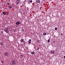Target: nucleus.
I'll return each instance as SVG.
<instances>
[{"label":"nucleus","mask_w":65,"mask_h":65,"mask_svg":"<svg viewBox=\"0 0 65 65\" xmlns=\"http://www.w3.org/2000/svg\"><path fill=\"white\" fill-rule=\"evenodd\" d=\"M16 24L17 25H19L20 24H21V22H20V21H18L16 23Z\"/></svg>","instance_id":"f257e3e1"},{"label":"nucleus","mask_w":65,"mask_h":65,"mask_svg":"<svg viewBox=\"0 0 65 65\" xmlns=\"http://www.w3.org/2000/svg\"><path fill=\"white\" fill-rule=\"evenodd\" d=\"M12 64L13 65H15V64H16V62H15V61L14 60H13L12 61Z\"/></svg>","instance_id":"f03ea898"},{"label":"nucleus","mask_w":65,"mask_h":65,"mask_svg":"<svg viewBox=\"0 0 65 65\" xmlns=\"http://www.w3.org/2000/svg\"><path fill=\"white\" fill-rule=\"evenodd\" d=\"M4 55L6 56H8V53L7 52H5L4 53Z\"/></svg>","instance_id":"7ed1b4c3"},{"label":"nucleus","mask_w":65,"mask_h":65,"mask_svg":"<svg viewBox=\"0 0 65 65\" xmlns=\"http://www.w3.org/2000/svg\"><path fill=\"white\" fill-rule=\"evenodd\" d=\"M5 31V32H6L7 33H8L9 31H8V29L6 28V29H5L4 30Z\"/></svg>","instance_id":"20e7f679"},{"label":"nucleus","mask_w":65,"mask_h":65,"mask_svg":"<svg viewBox=\"0 0 65 65\" xmlns=\"http://www.w3.org/2000/svg\"><path fill=\"white\" fill-rule=\"evenodd\" d=\"M16 4L17 5H18L19 3V0H17L16 2Z\"/></svg>","instance_id":"39448f33"},{"label":"nucleus","mask_w":65,"mask_h":65,"mask_svg":"<svg viewBox=\"0 0 65 65\" xmlns=\"http://www.w3.org/2000/svg\"><path fill=\"white\" fill-rule=\"evenodd\" d=\"M36 2L37 3H38L39 4H40V0H36Z\"/></svg>","instance_id":"423d86ee"},{"label":"nucleus","mask_w":65,"mask_h":65,"mask_svg":"<svg viewBox=\"0 0 65 65\" xmlns=\"http://www.w3.org/2000/svg\"><path fill=\"white\" fill-rule=\"evenodd\" d=\"M55 53V51L54 50H52L51 51V53L52 54H54Z\"/></svg>","instance_id":"0eeeda50"},{"label":"nucleus","mask_w":65,"mask_h":65,"mask_svg":"<svg viewBox=\"0 0 65 65\" xmlns=\"http://www.w3.org/2000/svg\"><path fill=\"white\" fill-rule=\"evenodd\" d=\"M2 13L4 15H6V13L4 11Z\"/></svg>","instance_id":"6e6552de"},{"label":"nucleus","mask_w":65,"mask_h":65,"mask_svg":"<svg viewBox=\"0 0 65 65\" xmlns=\"http://www.w3.org/2000/svg\"><path fill=\"white\" fill-rule=\"evenodd\" d=\"M31 42V39H30L29 40L28 44H29V43H30Z\"/></svg>","instance_id":"1a4fd4ad"},{"label":"nucleus","mask_w":65,"mask_h":65,"mask_svg":"<svg viewBox=\"0 0 65 65\" xmlns=\"http://www.w3.org/2000/svg\"><path fill=\"white\" fill-rule=\"evenodd\" d=\"M9 8L10 9H11V8H12V6H9Z\"/></svg>","instance_id":"9d476101"},{"label":"nucleus","mask_w":65,"mask_h":65,"mask_svg":"<svg viewBox=\"0 0 65 65\" xmlns=\"http://www.w3.org/2000/svg\"><path fill=\"white\" fill-rule=\"evenodd\" d=\"M31 54H32L33 55H34V54H35V52H31Z\"/></svg>","instance_id":"9b49d317"},{"label":"nucleus","mask_w":65,"mask_h":65,"mask_svg":"<svg viewBox=\"0 0 65 65\" xmlns=\"http://www.w3.org/2000/svg\"><path fill=\"white\" fill-rule=\"evenodd\" d=\"M43 35L44 36H45V35H46V34L45 33H44L43 34Z\"/></svg>","instance_id":"f8f14e48"},{"label":"nucleus","mask_w":65,"mask_h":65,"mask_svg":"<svg viewBox=\"0 0 65 65\" xmlns=\"http://www.w3.org/2000/svg\"><path fill=\"white\" fill-rule=\"evenodd\" d=\"M21 42H23V39H21Z\"/></svg>","instance_id":"ddd939ff"},{"label":"nucleus","mask_w":65,"mask_h":65,"mask_svg":"<svg viewBox=\"0 0 65 65\" xmlns=\"http://www.w3.org/2000/svg\"><path fill=\"white\" fill-rule=\"evenodd\" d=\"M50 39H49L48 40V42H50Z\"/></svg>","instance_id":"4468645a"},{"label":"nucleus","mask_w":65,"mask_h":65,"mask_svg":"<svg viewBox=\"0 0 65 65\" xmlns=\"http://www.w3.org/2000/svg\"><path fill=\"white\" fill-rule=\"evenodd\" d=\"M21 57H24V55H23L21 54Z\"/></svg>","instance_id":"2eb2a0df"},{"label":"nucleus","mask_w":65,"mask_h":65,"mask_svg":"<svg viewBox=\"0 0 65 65\" xmlns=\"http://www.w3.org/2000/svg\"><path fill=\"white\" fill-rule=\"evenodd\" d=\"M7 4L8 5H10V3H7Z\"/></svg>","instance_id":"dca6fc26"},{"label":"nucleus","mask_w":65,"mask_h":65,"mask_svg":"<svg viewBox=\"0 0 65 65\" xmlns=\"http://www.w3.org/2000/svg\"><path fill=\"white\" fill-rule=\"evenodd\" d=\"M1 45H2V46L3 45V44H2V42L1 43Z\"/></svg>","instance_id":"f3484780"},{"label":"nucleus","mask_w":65,"mask_h":65,"mask_svg":"<svg viewBox=\"0 0 65 65\" xmlns=\"http://www.w3.org/2000/svg\"><path fill=\"white\" fill-rule=\"evenodd\" d=\"M29 2H30V3H32V1H30Z\"/></svg>","instance_id":"a211bd4d"},{"label":"nucleus","mask_w":65,"mask_h":65,"mask_svg":"<svg viewBox=\"0 0 65 65\" xmlns=\"http://www.w3.org/2000/svg\"><path fill=\"white\" fill-rule=\"evenodd\" d=\"M55 30H57V28L56 27H55Z\"/></svg>","instance_id":"6ab92c4d"},{"label":"nucleus","mask_w":65,"mask_h":65,"mask_svg":"<svg viewBox=\"0 0 65 65\" xmlns=\"http://www.w3.org/2000/svg\"><path fill=\"white\" fill-rule=\"evenodd\" d=\"M39 47H38L37 48V50H39Z\"/></svg>","instance_id":"aec40b11"},{"label":"nucleus","mask_w":65,"mask_h":65,"mask_svg":"<svg viewBox=\"0 0 65 65\" xmlns=\"http://www.w3.org/2000/svg\"><path fill=\"white\" fill-rule=\"evenodd\" d=\"M1 33L2 34V33H3V31H1Z\"/></svg>","instance_id":"412c9836"},{"label":"nucleus","mask_w":65,"mask_h":65,"mask_svg":"<svg viewBox=\"0 0 65 65\" xmlns=\"http://www.w3.org/2000/svg\"><path fill=\"white\" fill-rule=\"evenodd\" d=\"M63 35V34H61V35Z\"/></svg>","instance_id":"4be33fe9"},{"label":"nucleus","mask_w":65,"mask_h":65,"mask_svg":"<svg viewBox=\"0 0 65 65\" xmlns=\"http://www.w3.org/2000/svg\"><path fill=\"white\" fill-rule=\"evenodd\" d=\"M64 58L65 59V56H64Z\"/></svg>","instance_id":"5701e85b"},{"label":"nucleus","mask_w":65,"mask_h":65,"mask_svg":"<svg viewBox=\"0 0 65 65\" xmlns=\"http://www.w3.org/2000/svg\"><path fill=\"white\" fill-rule=\"evenodd\" d=\"M22 31H23V30H22Z\"/></svg>","instance_id":"b1692460"}]
</instances>
